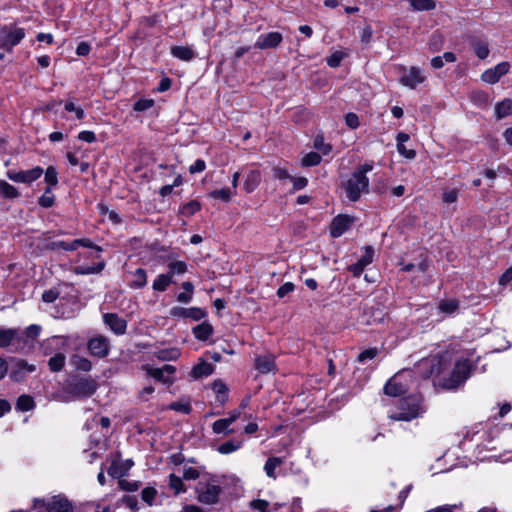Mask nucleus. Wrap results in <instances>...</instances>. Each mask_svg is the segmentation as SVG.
Listing matches in <instances>:
<instances>
[{"instance_id": "obj_5", "label": "nucleus", "mask_w": 512, "mask_h": 512, "mask_svg": "<svg viewBox=\"0 0 512 512\" xmlns=\"http://www.w3.org/2000/svg\"><path fill=\"white\" fill-rule=\"evenodd\" d=\"M368 186V177H361L355 173H352L350 178L343 185L346 197L353 202L359 200L361 194L368 190Z\"/></svg>"}, {"instance_id": "obj_27", "label": "nucleus", "mask_w": 512, "mask_h": 512, "mask_svg": "<svg viewBox=\"0 0 512 512\" xmlns=\"http://www.w3.org/2000/svg\"><path fill=\"white\" fill-rule=\"evenodd\" d=\"M180 350L178 348H164L155 352V357L161 361H174L180 357Z\"/></svg>"}, {"instance_id": "obj_14", "label": "nucleus", "mask_w": 512, "mask_h": 512, "mask_svg": "<svg viewBox=\"0 0 512 512\" xmlns=\"http://www.w3.org/2000/svg\"><path fill=\"white\" fill-rule=\"evenodd\" d=\"M374 251L371 247H366L364 254L360 257V259L355 263L349 266V271L355 276L358 277L361 275L366 266H368L373 261Z\"/></svg>"}, {"instance_id": "obj_37", "label": "nucleus", "mask_w": 512, "mask_h": 512, "mask_svg": "<svg viewBox=\"0 0 512 512\" xmlns=\"http://www.w3.org/2000/svg\"><path fill=\"white\" fill-rule=\"evenodd\" d=\"M411 7L416 11H430L435 9V0H410Z\"/></svg>"}, {"instance_id": "obj_53", "label": "nucleus", "mask_w": 512, "mask_h": 512, "mask_svg": "<svg viewBox=\"0 0 512 512\" xmlns=\"http://www.w3.org/2000/svg\"><path fill=\"white\" fill-rule=\"evenodd\" d=\"M154 106V100L153 99H140L135 102L133 109L135 111H146Z\"/></svg>"}, {"instance_id": "obj_43", "label": "nucleus", "mask_w": 512, "mask_h": 512, "mask_svg": "<svg viewBox=\"0 0 512 512\" xmlns=\"http://www.w3.org/2000/svg\"><path fill=\"white\" fill-rule=\"evenodd\" d=\"M234 194L235 193L232 192L229 188H223L212 191L210 193V197L214 199H220L224 202H229Z\"/></svg>"}, {"instance_id": "obj_21", "label": "nucleus", "mask_w": 512, "mask_h": 512, "mask_svg": "<svg viewBox=\"0 0 512 512\" xmlns=\"http://www.w3.org/2000/svg\"><path fill=\"white\" fill-rule=\"evenodd\" d=\"M96 390L95 383L90 380H80L73 386V392L77 396L88 397L91 396Z\"/></svg>"}, {"instance_id": "obj_46", "label": "nucleus", "mask_w": 512, "mask_h": 512, "mask_svg": "<svg viewBox=\"0 0 512 512\" xmlns=\"http://www.w3.org/2000/svg\"><path fill=\"white\" fill-rule=\"evenodd\" d=\"M473 49H474L475 54L480 59H486L489 55V48H488L487 44L484 42L475 41L473 43Z\"/></svg>"}, {"instance_id": "obj_59", "label": "nucleus", "mask_w": 512, "mask_h": 512, "mask_svg": "<svg viewBox=\"0 0 512 512\" xmlns=\"http://www.w3.org/2000/svg\"><path fill=\"white\" fill-rule=\"evenodd\" d=\"M65 339L63 337H60V336H54L52 338H50L49 340H47V342L44 344V349H45V352L47 353V349L48 348H52L54 346H60V345H64L65 344Z\"/></svg>"}, {"instance_id": "obj_17", "label": "nucleus", "mask_w": 512, "mask_h": 512, "mask_svg": "<svg viewBox=\"0 0 512 512\" xmlns=\"http://www.w3.org/2000/svg\"><path fill=\"white\" fill-rule=\"evenodd\" d=\"M261 182V172L257 169H249L244 176L243 188L247 193H252Z\"/></svg>"}, {"instance_id": "obj_50", "label": "nucleus", "mask_w": 512, "mask_h": 512, "mask_svg": "<svg viewBox=\"0 0 512 512\" xmlns=\"http://www.w3.org/2000/svg\"><path fill=\"white\" fill-rule=\"evenodd\" d=\"M45 182L50 186H55L58 183V173L53 166H49L45 171Z\"/></svg>"}, {"instance_id": "obj_20", "label": "nucleus", "mask_w": 512, "mask_h": 512, "mask_svg": "<svg viewBox=\"0 0 512 512\" xmlns=\"http://www.w3.org/2000/svg\"><path fill=\"white\" fill-rule=\"evenodd\" d=\"M20 340L19 331L17 329L0 328V348L13 345Z\"/></svg>"}, {"instance_id": "obj_42", "label": "nucleus", "mask_w": 512, "mask_h": 512, "mask_svg": "<svg viewBox=\"0 0 512 512\" xmlns=\"http://www.w3.org/2000/svg\"><path fill=\"white\" fill-rule=\"evenodd\" d=\"M16 407L20 411H29L34 407V400L28 395H22L18 398Z\"/></svg>"}, {"instance_id": "obj_13", "label": "nucleus", "mask_w": 512, "mask_h": 512, "mask_svg": "<svg viewBox=\"0 0 512 512\" xmlns=\"http://www.w3.org/2000/svg\"><path fill=\"white\" fill-rule=\"evenodd\" d=\"M353 223V218L348 215H338L330 225V234L334 238H338L349 229Z\"/></svg>"}, {"instance_id": "obj_52", "label": "nucleus", "mask_w": 512, "mask_h": 512, "mask_svg": "<svg viewBox=\"0 0 512 512\" xmlns=\"http://www.w3.org/2000/svg\"><path fill=\"white\" fill-rule=\"evenodd\" d=\"M157 491L155 488L152 487H146L141 492V498L144 502H146L148 505H152L153 501L156 497Z\"/></svg>"}, {"instance_id": "obj_32", "label": "nucleus", "mask_w": 512, "mask_h": 512, "mask_svg": "<svg viewBox=\"0 0 512 512\" xmlns=\"http://www.w3.org/2000/svg\"><path fill=\"white\" fill-rule=\"evenodd\" d=\"M231 424L225 418L218 419L212 424V431L215 434H232L234 430L230 428Z\"/></svg>"}, {"instance_id": "obj_30", "label": "nucleus", "mask_w": 512, "mask_h": 512, "mask_svg": "<svg viewBox=\"0 0 512 512\" xmlns=\"http://www.w3.org/2000/svg\"><path fill=\"white\" fill-rule=\"evenodd\" d=\"M168 267V273L167 275H170V278L172 279L175 275H183L187 272L188 267L186 262L180 261V260H171L167 264Z\"/></svg>"}, {"instance_id": "obj_4", "label": "nucleus", "mask_w": 512, "mask_h": 512, "mask_svg": "<svg viewBox=\"0 0 512 512\" xmlns=\"http://www.w3.org/2000/svg\"><path fill=\"white\" fill-rule=\"evenodd\" d=\"M453 360L452 352L445 351L421 361L419 366L430 368V375H442L451 366Z\"/></svg>"}, {"instance_id": "obj_12", "label": "nucleus", "mask_w": 512, "mask_h": 512, "mask_svg": "<svg viewBox=\"0 0 512 512\" xmlns=\"http://www.w3.org/2000/svg\"><path fill=\"white\" fill-rule=\"evenodd\" d=\"M283 37L279 32H269L258 36L254 47L260 50L276 48L282 42Z\"/></svg>"}, {"instance_id": "obj_51", "label": "nucleus", "mask_w": 512, "mask_h": 512, "mask_svg": "<svg viewBox=\"0 0 512 512\" xmlns=\"http://www.w3.org/2000/svg\"><path fill=\"white\" fill-rule=\"evenodd\" d=\"M321 161V156L317 152H310L304 156L302 159V164L304 166H315L318 165Z\"/></svg>"}, {"instance_id": "obj_47", "label": "nucleus", "mask_w": 512, "mask_h": 512, "mask_svg": "<svg viewBox=\"0 0 512 512\" xmlns=\"http://www.w3.org/2000/svg\"><path fill=\"white\" fill-rule=\"evenodd\" d=\"M51 250H57V249H63L65 251H74L75 250V244L74 240L71 242L66 241H54L48 244L47 246Z\"/></svg>"}, {"instance_id": "obj_63", "label": "nucleus", "mask_w": 512, "mask_h": 512, "mask_svg": "<svg viewBox=\"0 0 512 512\" xmlns=\"http://www.w3.org/2000/svg\"><path fill=\"white\" fill-rule=\"evenodd\" d=\"M290 181L293 184V190H300L307 186L308 180L305 177H291Z\"/></svg>"}, {"instance_id": "obj_9", "label": "nucleus", "mask_w": 512, "mask_h": 512, "mask_svg": "<svg viewBox=\"0 0 512 512\" xmlns=\"http://www.w3.org/2000/svg\"><path fill=\"white\" fill-rule=\"evenodd\" d=\"M198 499L205 504H214L218 501L221 488L220 486L212 483H199Z\"/></svg>"}, {"instance_id": "obj_60", "label": "nucleus", "mask_w": 512, "mask_h": 512, "mask_svg": "<svg viewBox=\"0 0 512 512\" xmlns=\"http://www.w3.org/2000/svg\"><path fill=\"white\" fill-rule=\"evenodd\" d=\"M295 286L291 282H286L283 285H281L277 290V296L279 298L285 297L287 294L292 292L294 290Z\"/></svg>"}, {"instance_id": "obj_33", "label": "nucleus", "mask_w": 512, "mask_h": 512, "mask_svg": "<svg viewBox=\"0 0 512 512\" xmlns=\"http://www.w3.org/2000/svg\"><path fill=\"white\" fill-rule=\"evenodd\" d=\"M212 389L216 394L217 401L220 402L221 404H224L228 398L227 386L221 380H216L213 383Z\"/></svg>"}, {"instance_id": "obj_6", "label": "nucleus", "mask_w": 512, "mask_h": 512, "mask_svg": "<svg viewBox=\"0 0 512 512\" xmlns=\"http://www.w3.org/2000/svg\"><path fill=\"white\" fill-rule=\"evenodd\" d=\"M45 508L47 512H72V504L64 495L52 496L48 500L35 499L34 509Z\"/></svg>"}, {"instance_id": "obj_16", "label": "nucleus", "mask_w": 512, "mask_h": 512, "mask_svg": "<svg viewBox=\"0 0 512 512\" xmlns=\"http://www.w3.org/2000/svg\"><path fill=\"white\" fill-rule=\"evenodd\" d=\"M104 322L110 327V329L118 335L124 334L126 331V321L113 313H107L104 315Z\"/></svg>"}, {"instance_id": "obj_45", "label": "nucleus", "mask_w": 512, "mask_h": 512, "mask_svg": "<svg viewBox=\"0 0 512 512\" xmlns=\"http://www.w3.org/2000/svg\"><path fill=\"white\" fill-rule=\"evenodd\" d=\"M169 486L171 487V489L175 491L176 494H179L186 490L182 482V479L179 476H176L175 474H170Z\"/></svg>"}, {"instance_id": "obj_28", "label": "nucleus", "mask_w": 512, "mask_h": 512, "mask_svg": "<svg viewBox=\"0 0 512 512\" xmlns=\"http://www.w3.org/2000/svg\"><path fill=\"white\" fill-rule=\"evenodd\" d=\"M243 446V441L242 440H236V439H232V440H228L222 444H220L218 447H217V451L220 453V454H223V455H227V454H231L233 452H236L237 450H239L241 447Z\"/></svg>"}, {"instance_id": "obj_35", "label": "nucleus", "mask_w": 512, "mask_h": 512, "mask_svg": "<svg viewBox=\"0 0 512 512\" xmlns=\"http://www.w3.org/2000/svg\"><path fill=\"white\" fill-rule=\"evenodd\" d=\"M64 108L67 112L74 113L78 120H82L85 117L83 108L76 104V100L74 98L67 99L65 101Z\"/></svg>"}, {"instance_id": "obj_8", "label": "nucleus", "mask_w": 512, "mask_h": 512, "mask_svg": "<svg viewBox=\"0 0 512 512\" xmlns=\"http://www.w3.org/2000/svg\"><path fill=\"white\" fill-rule=\"evenodd\" d=\"M42 174H43V169L39 166H36L30 170H22V171L9 170L6 173L7 177L11 181L16 182V183H24V184H31L32 182L39 179Z\"/></svg>"}, {"instance_id": "obj_31", "label": "nucleus", "mask_w": 512, "mask_h": 512, "mask_svg": "<svg viewBox=\"0 0 512 512\" xmlns=\"http://www.w3.org/2000/svg\"><path fill=\"white\" fill-rule=\"evenodd\" d=\"M213 332V328L209 323L203 322L193 329L195 338L204 341L207 340Z\"/></svg>"}, {"instance_id": "obj_62", "label": "nucleus", "mask_w": 512, "mask_h": 512, "mask_svg": "<svg viewBox=\"0 0 512 512\" xmlns=\"http://www.w3.org/2000/svg\"><path fill=\"white\" fill-rule=\"evenodd\" d=\"M78 139L87 143H93L96 141V135L93 131L84 130L79 132Z\"/></svg>"}, {"instance_id": "obj_2", "label": "nucleus", "mask_w": 512, "mask_h": 512, "mask_svg": "<svg viewBox=\"0 0 512 512\" xmlns=\"http://www.w3.org/2000/svg\"><path fill=\"white\" fill-rule=\"evenodd\" d=\"M471 371L472 366L468 359H455L453 370L448 376L442 377L441 385L445 389H456L464 384L469 378Z\"/></svg>"}, {"instance_id": "obj_39", "label": "nucleus", "mask_w": 512, "mask_h": 512, "mask_svg": "<svg viewBox=\"0 0 512 512\" xmlns=\"http://www.w3.org/2000/svg\"><path fill=\"white\" fill-rule=\"evenodd\" d=\"M65 355L63 353H56L53 357L49 359L48 365L50 370L53 372L60 371L65 364Z\"/></svg>"}, {"instance_id": "obj_26", "label": "nucleus", "mask_w": 512, "mask_h": 512, "mask_svg": "<svg viewBox=\"0 0 512 512\" xmlns=\"http://www.w3.org/2000/svg\"><path fill=\"white\" fill-rule=\"evenodd\" d=\"M512 115V99L506 98L495 105V116L497 119Z\"/></svg>"}, {"instance_id": "obj_3", "label": "nucleus", "mask_w": 512, "mask_h": 512, "mask_svg": "<svg viewBox=\"0 0 512 512\" xmlns=\"http://www.w3.org/2000/svg\"><path fill=\"white\" fill-rule=\"evenodd\" d=\"M26 36L24 28L15 24L0 26V48L11 52Z\"/></svg>"}, {"instance_id": "obj_61", "label": "nucleus", "mask_w": 512, "mask_h": 512, "mask_svg": "<svg viewBox=\"0 0 512 512\" xmlns=\"http://www.w3.org/2000/svg\"><path fill=\"white\" fill-rule=\"evenodd\" d=\"M472 99L478 105H487L489 102V96L485 92L473 93Z\"/></svg>"}, {"instance_id": "obj_58", "label": "nucleus", "mask_w": 512, "mask_h": 512, "mask_svg": "<svg viewBox=\"0 0 512 512\" xmlns=\"http://www.w3.org/2000/svg\"><path fill=\"white\" fill-rule=\"evenodd\" d=\"M442 199L447 204L456 202L458 199V190L457 189H449V190L444 191Z\"/></svg>"}, {"instance_id": "obj_10", "label": "nucleus", "mask_w": 512, "mask_h": 512, "mask_svg": "<svg viewBox=\"0 0 512 512\" xmlns=\"http://www.w3.org/2000/svg\"><path fill=\"white\" fill-rule=\"evenodd\" d=\"M145 371L147 374L159 382L164 384H172L174 382V374L176 372V368L173 365H164L161 368H154L150 366L145 367Z\"/></svg>"}, {"instance_id": "obj_19", "label": "nucleus", "mask_w": 512, "mask_h": 512, "mask_svg": "<svg viewBox=\"0 0 512 512\" xmlns=\"http://www.w3.org/2000/svg\"><path fill=\"white\" fill-rule=\"evenodd\" d=\"M213 372L214 366L211 363L205 360H200V362L192 368L190 377L193 380H198L200 378L211 375Z\"/></svg>"}, {"instance_id": "obj_41", "label": "nucleus", "mask_w": 512, "mask_h": 512, "mask_svg": "<svg viewBox=\"0 0 512 512\" xmlns=\"http://www.w3.org/2000/svg\"><path fill=\"white\" fill-rule=\"evenodd\" d=\"M201 208V205L198 201L192 200L186 204H184L180 210L181 215L190 217L198 212Z\"/></svg>"}, {"instance_id": "obj_64", "label": "nucleus", "mask_w": 512, "mask_h": 512, "mask_svg": "<svg viewBox=\"0 0 512 512\" xmlns=\"http://www.w3.org/2000/svg\"><path fill=\"white\" fill-rule=\"evenodd\" d=\"M206 168V163L202 159H197L190 167L189 172L191 174L203 172Z\"/></svg>"}, {"instance_id": "obj_15", "label": "nucleus", "mask_w": 512, "mask_h": 512, "mask_svg": "<svg viewBox=\"0 0 512 512\" xmlns=\"http://www.w3.org/2000/svg\"><path fill=\"white\" fill-rule=\"evenodd\" d=\"M88 349L92 355L104 357L108 354L109 344L107 339L103 337H96L89 341Z\"/></svg>"}, {"instance_id": "obj_11", "label": "nucleus", "mask_w": 512, "mask_h": 512, "mask_svg": "<svg viewBox=\"0 0 512 512\" xmlns=\"http://www.w3.org/2000/svg\"><path fill=\"white\" fill-rule=\"evenodd\" d=\"M509 70V62L504 61L497 64L493 68L485 70L481 75V79L488 84H495L500 80L502 76L506 75Z\"/></svg>"}, {"instance_id": "obj_55", "label": "nucleus", "mask_w": 512, "mask_h": 512, "mask_svg": "<svg viewBox=\"0 0 512 512\" xmlns=\"http://www.w3.org/2000/svg\"><path fill=\"white\" fill-rule=\"evenodd\" d=\"M182 475L186 480H195L199 477V471L192 466H184Z\"/></svg>"}, {"instance_id": "obj_23", "label": "nucleus", "mask_w": 512, "mask_h": 512, "mask_svg": "<svg viewBox=\"0 0 512 512\" xmlns=\"http://www.w3.org/2000/svg\"><path fill=\"white\" fill-rule=\"evenodd\" d=\"M105 267V263L103 261L94 264V265H79L72 269L73 273L76 275H90V274H98Z\"/></svg>"}, {"instance_id": "obj_18", "label": "nucleus", "mask_w": 512, "mask_h": 512, "mask_svg": "<svg viewBox=\"0 0 512 512\" xmlns=\"http://www.w3.org/2000/svg\"><path fill=\"white\" fill-rule=\"evenodd\" d=\"M256 369L263 374L270 373L275 369V359L273 355H260L255 358Z\"/></svg>"}, {"instance_id": "obj_56", "label": "nucleus", "mask_w": 512, "mask_h": 512, "mask_svg": "<svg viewBox=\"0 0 512 512\" xmlns=\"http://www.w3.org/2000/svg\"><path fill=\"white\" fill-rule=\"evenodd\" d=\"M377 354H378L377 348L366 349L358 355V361L365 362L366 360H371V359L375 358L377 356Z\"/></svg>"}, {"instance_id": "obj_48", "label": "nucleus", "mask_w": 512, "mask_h": 512, "mask_svg": "<svg viewBox=\"0 0 512 512\" xmlns=\"http://www.w3.org/2000/svg\"><path fill=\"white\" fill-rule=\"evenodd\" d=\"M343 51H335L327 58L328 66L336 68L340 65L341 61L346 57Z\"/></svg>"}, {"instance_id": "obj_22", "label": "nucleus", "mask_w": 512, "mask_h": 512, "mask_svg": "<svg viewBox=\"0 0 512 512\" xmlns=\"http://www.w3.org/2000/svg\"><path fill=\"white\" fill-rule=\"evenodd\" d=\"M406 391V387L401 383L398 375L392 377L384 386V392L389 396H399Z\"/></svg>"}, {"instance_id": "obj_25", "label": "nucleus", "mask_w": 512, "mask_h": 512, "mask_svg": "<svg viewBox=\"0 0 512 512\" xmlns=\"http://www.w3.org/2000/svg\"><path fill=\"white\" fill-rule=\"evenodd\" d=\"M438 311L445 315H453L459 309V301L456 299H443L438 303Z\"/></svg>"}, {"instance_id": "obj_40", "label": "nucleus", "mask_w": 512, "mask_h": 512, "mask_svg": "<svg viewBox=\"0 0 512 512\" xmlns=\"http://www.w3.org/2000/svg\"><path fill=\"white\" fill-rule=\"evenodd\" d=\"M74 244H75V250L80 246L94 249L97 252V254L94 257L100 258V253L102 252V248L100 246L95 245L90 239H88V238L75 239Z\"/></svg>"}, {"instance_id": "obj_24", "label": "nucleus", "mask_w": 512, "mask_h": 512, "mask_svg": "<svg viewBox=\"0 0 512 512\" xmlns=\"http://www.w3.org/2000/svg\"><path fill=\"white\" fill-rule=\"evenodd\" d=\"M284 460L281 457H270L264 465V471L269 478L276 479L277 469L283 464Z\"/></svg>"}, {"instance_id": "obj_44", "label": "nucleus", "mask_w": 512, "mask_h": 512, "mask_svg": "<svg viewBox=\"0 0 512 512\" xmlns=\"http://www.w3.org/2000/svg\"><path fill=\"white\" fill-rule=\"evenodd\" d=\"M169 409L183 414H189L191 411V405L187 400H179L171 403Z\"/></svg>"}, {"instance_id": "obj_54", "label": "nucleus", "mask_w": 512, "mask_h": 512, "mask_svg": "<svg viewBox=\"0 0 512 512\" xmlns=\"http://www.w3.org/2000/svg\"><path fill=\"white\" fill-rule=\"evenodd\" d=\"M269 503L265 500H253L250 502V508L255 512H269Z\"/></svg>"}, {"instance_id": "obj_57", "label": "nucleus", "mask_w": 512, "mask_h": 512, "mask_svg": "<svg viewBox=\"0 0 512 512\" xmlns=\"http://www.w3.org/2000/svg\"><path fill=\"white\" fill-rule=\"evenodd\" d=\"M74 363H75L76 367L82 371L88 372L92 368L91 361L86 358H83V357H76L74 360Z\"/></svg>"}, {"instance_id": "obj_1", "label": "nucleus", "mask_w": 512, "mask_h": 512, "mask_svg": "<svg viewBox=\"0 0 512 512\" xmlns=\"http://www.w3.org/2000/svg\"><path fill=\"white\" fill-rule=\"evenodd\" d=\"M424 413L422 398L419 395H411L400 399L398 404L388 411V417L395 421H411Z\"/></svg>"}, {"instance_id": "obj_34", "label": "nucleus", "mask_w": 512, "mask_h": 512, "mask_svg": "<svg viewBox=\"0 0 512 512\" xmlns=\"http://www.w3.org/2000/svg\"><path fill=\"white\" fill-rule=\"evenodd\" d=\"M19 196L17 188L4 180H0V197L5 199H15Z\"/></svg>"}, {"instance_id": "obj_38", "label": "nucleus", "mask_w": 512, "mask_h": 512, "mask_svg": "<svg viewBox=\"0 0 512 512\" xmlns=\"http://www.w3.org/2000/svg\"><path fill=\"white\" fill-rule=\"evenodd\" d=\"M147 283L146 271L142 268H138L133 273V280L131 282L132 288H142Z\"/></svg>"}, {"instance_id": "obj_29", "label": "nucleus", "mask_w": 512, "mask_h": 512, "mask_svg": "<svg viewBox=\"0 0 512 512\" xmlns=\"http://www.w3.org/2000/svg\"><path fill=\"white\" fill-rule=\"evenodd\" d=\"M171 54L183 61H190L195 57V52L187 46H174L171 48Z\"/></svg>"}, {"instance_id": "obj_49", "label": "nucleus", "mask_w": 512, "mask_h": 512, "mask_svg": "<svg viewBox=\"0 0 512 512\" xmlns=\"http://www.w3.org/2000/svg\"><path fill=\"white\" fill-rule=\"evenodd\" d=\"M54 203V195L51 191V188H46L43 195L39 198V205L45 208H49Z\"/></svg>"}, {"instance_id": "obj_7", "label": "nucleus", "mask_w": 512, "mask_h": 512, "mask_svg": "<svg viewBox=\"0 0 512 512\" xmlns=\"http://www.w3.org/2000/svg\"><path fill=\"white\" fill-rule=\"evenodd\" d=\"M402 75L400 77V83L410 89H415L419 84H422L426 80L425 73L419 68L412 66L410 68H401Z\"/></svg>"}, {"instance_id": "obj_36", "label": "nucleus", "mask_w": 512, "mask_h": 512, "mask_svg": "<svg viewBox=\"0 0 512 512\" xmlns=\"http://www.w3.org/2000/svg\"><path fill=\"white\" fill-rule=\"evenodd\" d=\"M171 283L172 279L170 278V275L160 274L153 281L152 288L155 291L163 292L169 287Z\"/></svg>"}]
</instances>
